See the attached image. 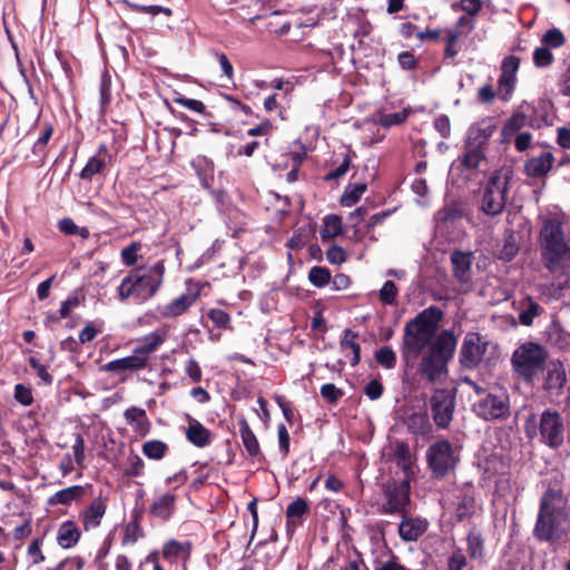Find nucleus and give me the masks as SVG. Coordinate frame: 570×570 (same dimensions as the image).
<instances>
[{
	"mask_svg": "<svg viewBox=\"0 0 570 570\" xmlns=\"http://www.w3.org/2000/svg\"><path fill=\"white\" fill-rule=\"evenodd\" d=\"M456 337L451 331L441 332L422 354L420 373L431 383H441L448 376V363L453 357Z\"/></svg>",
	"mask_w": 570,
	"mask_h": 570,
	"instance_id": "nucleus-1",
	"label": "nucleus"
},
{
	"mask_svg": "<svg viewBox=\"0 0 570 570\" xmlns=\"http://www.w3.org/2000/svg\"><path fill=\"white\" fill-rule=\"evenodd\" d=\"M543 265L551 272L570 266V246L564 239L562 224L557 218L546 219L540 230Z\"/></svg>",
	"mask_w": 570,
	"mask_h": 570,
	"instance_id": "nucleus-2",
	"label": "nucleus"
},
{
	"mask_svg": "<svg viewBox=\"0 0 570 570\" xmlns=\"http://www.w3.org/2000/svg\"><path fill=\"white\" fill-rule=\"evenodd\" d=\"M443 313L431 306L406 323L404 332V351L407 355L417 356L432 344Z\"/></svg>",
	"mask_w": 570,
	"mask_h": 570,
	"instance_id": "nucleus-3",
	"label": "nucleus"
},
{
	"mask_svg": "<svg viewBox=\"0 0 570 570\" xmlns=\"http://www.w3.org/2000/svg\"><path fill=\"white\" fill-rule=\"evenodd\" d=\"M164 273L163 262L132 271L121 281L118 287L120 299L126 301L131 296H136L140 301L151 298L163 283Z\"/></svg>",
	"mask_w": 570,
	"mask_h": 570,
	"instance_id": "nucleus-4",
	"label": "nucleus"
},
{
	"mask_svg": "<svg viewBox=\"0 0 570 570\" xmlns=\"http://www.w3.org/2000/svg\"><path fill=\"white\" fill-rule=\"evenodd\" d=\"M524 431L529 439L539 441L552 449L560 446L564 440V423L561 415L553 410H546L539 416L525 420Z\"/></svg>",
	"mask_w": 570,
	"mask_h": 570,
	"instance_id": "nucleus-5",
	"label": "nucleus"
},
{
	"mask_svg": "<svg viewBox=\"0 0 570 570\" xmlns=\"http://www.w3.org/2000/svg\"><path fill=\"white\" fill-rule=\"evenodd\" d=\"M560 495L556 491H547L541 499L534 533L538 539L550 541L558 537L559 525L564 519V512L560 505Z\"/></svg>",
	"mask_w": 570,
	"mask_h": 570,
	"instance_id": "nucleus-6",
	"label": "nucleus"
},
{
	"mask_svg": "<svg viewBox=\"0 0 570 570\" xmlns=\"http://www.w3.org/2000/svg\"><path fill=\"white\" fill-rule=\"evenodd\" d=\"M547 357L548 353L542 345L525 342L513 352L511 364L519 376L531 382L542 371Z\"/></svg>",
	"mask_w": 570,
	"mask_h": 570,
	"instance_id": "nucleus-7",
	"label": "nucleus"
},
{
	"mask_svg": "<svg viewBox=\"0 0 570 570\" xmlns=\"http://www.w3.org/2000/svg\"><path fill=\"white\" fill-rule=\"evenodd\" d=\"M497 345L479 333L470 332L464 336L460 350V362L466 368H474L497 352Z\"/></svg>",
	"mask_w": 570,
	"mask_h": 570,
	"instance_id": "nucleus-8",
	"label": "nucleus"
},
{
	"mask_svg": "<svg viewBox=\"0 0 570 570\" xmlns=\"http://www.w3.org/2000/svg\"><path fill=\"white\" fill-rule=\"evenodd\" d=\"M509 177L497 171L488 180L481 199L482 210L490 216L500 214L507 204Z\"/></svg>",
	"mask_w": 570,
	"mask_h": 570,
	"instance_id": "nucleus-9",
	"label": "nucleus"
},
{
	"mask_svg": "<svg viewBox=\"0 0 570 570\" xmlns=\"http://www.w3.org/2000/svg\"><path fill=\"white\" fill-rule=\"evenodd\" d=\"M426 459L435 476L445 475L455 468L458 462L452 445L445 440L433 443L428 450Z\"/></svg>",
	"mask_w": 570,
	"mask_h": 570,
	"instance_id": "nucleus-10",
	"label": "nucleus"
},
{
	"mask_svg": "<svg viewBox=\"0 0 570 570\" xmlns=\"http://www.w3.org/2000/svg\"><path fill=\"white\" fill-rule=\"evenodd\" d=\"M410 504V484L407 481L391 482L385 485L382 511L384 513H406Z\"/></svg>",
	"mask_w": 570,
	"mask_h": 570,
	"instance_id": "nucleus-11",
	"label": "nucleus"
},
{
	"mask_svg": "<svg viewBox=\"0 0 570 570\" xmlns=\"http://www.w3.org/2000/svg\"><path fill=\"white\" fill-rule=\"evenodd\" d=\"M455 407V394L454 392L440 389L435 390L431 397V410L435 424L445 429L449 426L453 419V412Z\"/></svg>",
	"mask_w": 570,
	"mask_h": 570,
	"instance_id": "nucleus-12",
	"label": "nucleus"
},
{
	"mask_svg": "<svg viewBox=\"0 0 570 570\" xmlns=\"http://www.w3.org/2000/svg\"><path fill=\"white\" fill-rule=\"evenodd\" d=\"M520 66V59L515 56L504 58L501 66V75L499 78L498 96L507 101L511 98L517 83V71Z\"/></svg>",
	"mask_w": 570,
	"mask_h": 570,
	"instance_id": "nucleus-13",
	"label": "nucleus"
},
{
	"mask_svg": "<svg viewBox=\"0 0 570 570\" xmlns=\"http://www.w3.org/2000/svg\"><path fill=\"white\" fill-rule=\"evenodd\" d=\"M451 263L455 279L464 292L470 291L472 288V253L455 250L451 255Z\"/></svg>",
	"mask_w": 570,
	"mask_h": 570,
	"instance_id": "nucleus-14",
	"label": "nucleus"
},
{
	"mask_svg": "<svg viewBox=\"0 0 570 570\" xmlns=\"http://www.w3.org/2000/svg\"><path fill=\"white\" fill-rule=\"evenodd\" d=\"M475 412L484 420L500 419L508 414L509 403L504 395L488 394L474 405Z\"/></svg>",
	"mask_w": 570,
	"mask_h": 570,
	"instance_id": "nucleus-15",
	"label": "nucleus"
},
{
	"mask_svg": "<svg viewBox=\"0 0 570 570\" xmlns=\"http://www.w3.org/2000/svg\"><path fill=\"white\" fill-rule=\"evenodd\" d=\"M495 130L492 119L485 118L472 125L468 130L466 146L482 149Z\"/></svg>",
	"mask_w": 570,
	"mask_h": 570,
	"instance_id": "nucleus-16",
	"label": "nucleus"
},
{
	"mask_svg": "<svg viewBox=\"0 0 570 570\" xmlns=\"http://www.w3.org/2000/svg\"><path fill=\"white\" fill-rule=\"evenodd\" d=\"M168 331L167 328H158L141 338V344H139L135 351L136 353L144 358V362L148 365L149 357L153 353H155L158 347L166 341Z\"/></svg>",
	"mask_w": 570,
	"mask_h": 570,
	"instance_id": "nucleus-17",
	"label": "nucleus"
},
{
	"mask_svg": "<svg viewBox=\"0 0 570 570\" xmlns=\"http://www.w3.org/2000/svg\"><path fill=\"white\" fill-rule=\"evenodd\" d=\"M428 524L424 519L406 517L404 513L399 524V534L403 541H416L428 530Z\"/></svg>",
	"mask_w": 570,
	"mask_h": 570,
	"instance_id": "nucleus-18",
	"label": "nucleus"
},
{
	"mask_svg": "<svg viewBox=\"0 0 570 570\" xmlns=\"http://www.w3.org/2000/svg\"><path fill=\"white\" fill-rule=\"evenodd\" d=\"M554 157L550 151H542L538 156L529 158L524 164L525 174L533 178L546 176L552 168Z\"/></svg>",
	"mask_w": 570,
	"mask_h": 570,
	"instance_id": "nucleus-19",
	"label": "nucleus"
},
{
	"mask_svg": "<svg viewBox=\"0 0 570 570\" xmlns=\"http://www.w3.org/2000/svg\"><path fill=\"white\" fill-rule=\"evenodd\" d=\"M543 387L549 391L560 390L567 382L566 370L560 361H550L546 366Z\"/></svg>",
	"mask_w": 570,
	"mask_h": 570,
	"instance_id": "nucleus-20",
	"label": "nucleus"
},
{
	"mask_svg": "<svg viewBox=\"0 0 570 570\" xmlns=\"http://www.w3.org/2000/svg\"><path fill=\"white\" fill-rule=\"evenodd\" d=\"M147 367V364L144 362L136 351L129 356L114 360L107 363L104 368L108 372H125V371H138Z\"/></svg>",
	"mask_w": 570,
	"mask_h": 570,
	"instance_id": "nucleus-21",
	"label": "nucleus"
},
{
	"mask_svg": "<svg viewBox=\"0 0 570 570\" xmlns=\"http://www.w3.org/2000/svg\"><path fill=\"white\" fill-rule=\"evenodd\" d=\"M197 294L186 293L175 298L161 308L164 317H176L184 314L197 299Z\"/></svg>",
	"mask_w": 570,
	"mask_h": 570,
	"instance_id": "nucleus-22",
	"label": "nucleus"
},
{
	"mask_svg": "<svg viewBox=\"0 0 570 570\" xmlns=\"http://www.w3.org/2000/svg\"><path fill=\"white\" fill-rule=\"evenodd\" d=\"M127 424L140 436H145L149 431V421L147 419L145 410L132 406L127 409L124 413Z\"/></svg>",
	"mask_w": 570,
	"mask_h": 570,
	"instance_id": "nucleus-23",
	"label": "nucleus"
},
{
	"mask_svg": "<svg viewBox=\"0 0 570 570\" xmlns=\"http://www.w3.org/2000/svg\"><path fill=\"white\" fill-rule=\"evenodd\" d=\"M187 440L197 448H205L210 443L212 433L197 420L190 419L186 430Z\"/></svg>",
	"mask_w": 570,
	"mask_h": 570,
	"instance_id": "nucleus-24",
	"label": "nucleus"
},
{
	"mask_svg": "<svg viewBox=\"0 0 570 570\" xmlns=\"http://www.w3.org/2000/svg\"><path fill=\"white\" fill-rule=\"evenodd\" d=\"M483 159V154L480 148L466 146V151L459 159L458 163H454L451 167V175H454L456 170H473L479 167L480 163Z\"/></svg>",
	"mask_w": 570,
	"mask_h": 570,
	"instance_id": "nucleus-25",
	"label": "nucleus"
},
{
	"mask_svg": "<svg viewBox=\"0 0 570 570\" xmlns=\"http://www.w3.org/2000/svg\"><path fill=\"white\" fill-rule=\"evenodd\" d=\"M106 512V504L102 502L101 499H96L92 501V503L85 510L82 514V523L85 527V530H91L97 528L102 517Z\"/></svg>",
	"mask_w": 570,
	"mask_h": 570,
	"instance_id": "nucleus-26",
	"label": "nucleus"
},
{
	"mask_svg": "<svg viewBox=\"0 0 570 570\" xmlns=\"http://www.w3.org/2000/svg\"><path fill=\"white\" fill-rule=\"evenodd\" d=\"M341 350L346 357L350 358L352 365L360 362V344L357 343V334L351 330H345L341 340Z\"/></svg>",
	"mask_w": 570,
	"mask_h": 570,
	"instance_id": "nucleus-27",
	"label": "nucleus"
},
{
	"mask_svg": "<svg viewBox=\"0 0 570 570\" xmlns=\"http://www.w3.org/2000/svg\"><path fill=\"white\" fill-rule=\"evenodd\" d=\"M106 146L101 145L98 149L97 155L89 158L86 166L80 173V177L86 180H90L95 175L99 174L106 165Z\"/></svg>",
	"mask_w": 570,
	"mask_h": 570,
	"instance_id": "nucleus-28",
	"label": "nucleus"
},
{
	"mask_svg": "<svg viewBox=\"0 0 570 570\" xmlns=\"http://www.w3.org/2000/svg\"><path fill=\"white\" fill-rule=\"evenodd\" d=\"M85 494V488L81 485H72L56 492L48 500L49 504L57 505H69L72 502L79 500Z\"/></svg>",
	"mask_w": 570,
	"mask_h": 570,
	"instance_id": "nucleus-29",
	"label": "nucleus"
},
{
	"mask_svg": "<svg viewBox=\"0 0 570 570\" xmlns=\"http://www.w3.org/2000/svg\"><path fill=\"white\" fill-rule=\"evenodd\" d=\"M543 312V307L531 297H525L520 302L519 321L524 326L533 324L535 317Z\"/></svg>",
	"mask_w": 570,
	"mask_h": 570,
	"instance_id": "nucleus-30",
	"label": "nucleus"
},
{
	"mask_svg": "<svg viewBox=\"0 0 570 570\" xmlns=\"http://www.w3.org/2000/svg\"><path fill=\"white\" fill-rule=\"evenodd\" d=\"M191 166L197 171L202 185L208 188L214 177L213 161L207 157L198 156L191 161Z\"/></svg>",
	"mask_w": 570,
	"mask_h": 570,
	"instance_id": "nucleus-31",
	"label": "nucleus"
},
{
	"mask_svg": "<svg viewBox=\"0 0 570 570\" xmlns=\"http://www.w3.org/2000/svg\"><path fill=\"white\" fill-rule=\"evenodd\" d=\"M528 117L522 111H515L503 125L501 135L505 141L510 137L518 134L522 128L527 126Z\"/></svg>",
	"mask_w": 570,
	"mask_h": 570,
	"instance_id": "nucleus-32",
	"label": "nucleus"
},
{
	"mask_svg": "<svg viewBox=\"0 0 570 570\" xmlns=\"http://www.w3.org/2000/svg\"><path fill=\"white\" fill-rule=\"evenodd\" d=\"M80 538V532L73 522H65L58 531V543L65 548L73 547Z\"/></svg>",
	"mask_w": 570,
	"mask_h": 570,
	"instance_id": "nucleus-33",
	"label": "nucleus"
},
{
	"mask_svg": "<svg viewBox=\"0 0 570 570\" xmlns=\"http://www.w3.org/2000/svg\"><path fill=\"white\" fill-rule=\"evenodd\" d=\"M342 232V219L337 215H327L323 218L321 237L323 240L332 239Z\"/></svg>",
	"mask_w": 570,
	"mask_h": 570,
	"instance_id": "nucleus-34",
	"label": "nucleus"
},
{
	"mask_svg": "<svg viewBox=\"0 0 570 570\" xmlns=\"http://www.w3.org/2000/svg\"><path fill=\"white\" fill-rule=\"evenodd\" d=\"M175 499V495L171 493L161 495L153 503V512L159 518H168L174 509Z\"/></svg>",
	"mask_w": 570,
	"mask_h": 570,
	"instance_id": "nucleus-35",
	"label": "nucleus"
},
{
	"mask_svg": "<svg viewBox=\"0 0 570 570\" xmlns=\"http://www.w3.org/2000/svg\"><path fill=\"white\" fill-rule=\"evenodd\" d=\"M190 544L188 542L168 541L163 548L165 558H188Z\"/></svg>",
	"mask_w": 570,
	"mask_h": 570,
	"instance_id": "nucleus-36",
	"label": "nucleus"
},
{
	"mask_svg": "<svg viewBox=\"0 0 570 570\" xmlns=\"http://www.w3.org/2000/svg\"><path fill=\"white\" fill-rule=\"evenodd\" d=\"M366 190L365 184L348 185L341 196V204L351 207L356 204Z\"/></svg>",
	"mask_w": 570,
	"mask_h": 570,
	"instance_id": "nucleus-37",
	"label": "nucleus"
},
{
	"mask_svg": "<svg viewBox=\"0 0 570 570\" xmlns=\"http://www.w3.org/2000/svg\"><path fill=\"white\" fill-rule=\"evenodd\" d=\"M240 436L248 453L256 455L259 451L258 441L245 420L240 422Z\"/></svg>",
	"mask_w": 570,
	"mask_h": 570,
	"instance_id": "nucleus-38",
	"label": "nucleus"
},
{
	"mask_svg": "<svg viewBox=\"0 0 570 570\" xmlns=\"http://www.w3.org/2000/svg\"><path fill=\"white\" fill-rule=\"evenodd\" d=\"M168 446L161 441L151 440L142 445V453L151 460H160L164 458Z\"/></svg>",
	"mask_w": 570,
	"mask_h": 570,
	"instance_id": "nucleus-39",
	"label": "nucleus"
},
{
	"mask_svg": "<svg viewBox=\"0 0 570 570\" xmlns=\"http://www.w3.org/2000/svg\"><path fill=\"white\" fill-rule=\"evenodd\" d=\"M397 294L399 289L395 283L386 281L379 292V297L384 305H394L396 303Z\"/></svg>",
	"mask_w": 570,
	"mask_h": 570,
	"instance_id": "nucleus-40",
	"label": "nucleus"
},
{
	"mask_svg": "<svg viewBox=\"0 0 570 570\" xmlns=\"http://www.w3.org/2000/svg\"><path fill=\"white\" fill-rule=\"evenodd\" d=\"M307 511V502L302 499L297 498L294 500L286 509V515L288 520H291L293 523H295L297 520H299Z\"/></svg>",
	"mask_w": 570,
	"mask_h": 570,
	"instance_id": "nucleus-41",
	"label": "nucleus"
},
{
	"mask_svg": "<svg viewBox=\"0 0 570 570\" xmlns=\"http://www.w3.org/2000/svg\"><path fill=\"white\" fill-rule=\"evenodd\" d=\"M308 279L314 286L323 287L328 284L331 274L325 267L314 266L308 273Z\"/></svg>",
	"mask_w": 570,
	"mask_h": 570,
	"instance_id": "nucleus-42",
	"label": "nucleus"
},
{
	"mask_svg": "<svg viewBox=\"0 0 570 570\" xmlns=\"http://www.w3.org/2000/svg\"><path fill=\"white\" fill-rule=\"evenodd\" d=\"M468 547L471 558L482 559L483 558V540L476 532H470L468 535Z\"/></svg>",
	"mask_w": 570,
	"mask_h": 570,
	"instance_id": "nucleus-43",
	"label": "nucleus"
},
{
	"mask_svg": "<svg viewBox=\"0 0 570 570\" xmlns=\"http://www.w3.org/2000/svg\"><path fill=\"white\" fill-rule=\"evenodd\" d=\"M519 245L517 243L514 235L509 234L504 239L502 249L500 250V258L509 262L517 255Z\"/></svg>",
	"mask_w": 570,
	"mask_h": 570,
	"instance_id": "nucleus-44",
	"label": "nucleus"
},
{
	"mask_svg": "<svg viewBox=\"0 0 570 570\" xmlns=\"http://www.w3.org/2000/svg\"><path fill=\"white\" fill-rule=\"evenodd\" d=\"M406 110L393 114H382L377 119V124L383 127H391L402 124L406 119Z\"/></svg>",
	"mask_w": 570,
	"mask_h": 570,
	"instance_id": "nucleus-45",
	"label": "nucleus"
},
{
	"mask_svg": "<svg viewBox=\"0 0 570 570\" xmlns=\"http://www.w3.org/2000/svg\"><path fill=\"white\" fill-rule=\"evenodd\" d=\"M141 530L136 522H129L124 531L122 544L124 546H132L135 544L139 538L141 537Z\"/></svg>",
	"mask_w": 570,
	"mask_h": 570,
	"instance_id": "nucleus-46",
	"label": "nucleus"
},
{
	"mask_svg": "<svg viewBox=\"0 0 570 570\" xmlns=\"http://www.w3.org/2000/svg\"><path fill=\"white\" fill-rule=\"evenodd\" d=\"M140 249L139 243H131L121 249V258L127 266H134L138 262V250Z\"/></svg>",
	"mask_w": 570,
	"mask_h": 570,
	"instance_id": "nucleus-47",
	"label": "nucleus"
},
{
	"mask_svg": "<svg viewBox=\"0 0 570 570\" xmlns=\"http://www.w3.org/2000/svg\"><path fill=\"white\" fill-rule=\"evenodd\" d=\"M542 41L552 48H559L564 43V36L559 29H550L548 30L543 37Z\"/></svg>",
	"mask_w": 570,
	"mask_h": 570,
	"instance_id": "nucleus-48",
	"label": "nucleus"
},
{
	"mask_svg": "<svg viewBox=\"0 0 570 570\" xmlns=\"http://www.w3.org/2000/svg\"><path fill=\"white\" fill-rule=\"evenodd\" d=\"M14 399L23 406L31 405L33 402L31 389L23 384H17L14 386Z\"/></svg>",
	"mask_w": 570,
	"mask_h": 570,
	"instance_id": "nucleus-49",
	"label": "nucleus"
},
{
	"mask_svg": "<svg viewBox=\"0 0 570 570\" xmlns=\"http://www.w3.org/2000/svg\"><path fill=\"white\" fill-rule=\"evenodd\" d=\"M377 362L386 368H392L396 363L395 353L389 347H382L376 353Z\"/></svg>",
	"mask_w": 570,
	"mask_h": 570,
	"instance_id": "nucleus-50",
	"label": "nucleus"
},
{
	"mask_svg": "<svg viewBox=\"0 0 570 570\" xmlns=\"http://www.w3.org/2000/svg\"><path fill=\"white\" fill-rule=\"evenodd\" d=\"M174 101L177 105L183 106V107H185L189 110H193L195 112H198V114H203L205 110V105L200 100H197V99H190V98H186V97L179 95L174 98Z\"/></svg>",
	"mask_w": 570,
	"mask_h": 570,
	"instance_id": "nucleus-51",
	"label": "nucleus"
},
{
	"mask_svg": "<svg viewBox=\"0 0 570 570\" xmlns=\"http://www.w3.org/2000/svg\"><path fill=\"white\" fill-rule=\"evenodd\" d=\"M553 56L547 47L537 48L533 52V61L537 67H547L552 62Z\"/></svg>",
	"mask_w": 570,
	"mask_h": 570,
	"instance_id": "nucleus-52",
	"label": "nucleus"
},
{
	"mask_svg": "<svg viewBox=\"0 0 570 570\" xmlns=\"http://www.w3.org/2000/svg\"><path fill=\"white\" fill-rule=\"evenodd\" d=\"M326 258L331 264L341 265L346 261V253L343 247L332 245L326 253Z\"/></svg>",
	"mask_w": 570,
	"mask_h": 570,
	"instance_id": "nucleus-53",
	"label": "nucleus"
},
{
	"mask_svg": "<svg viewBox=\"0 0 570 570\" xmlns=\"http://www.w3.org/2000/svg\"><path fill=\"white\" fill-rule=\"evenodd\" d=\"M394 455L397 459L400 465L403 469H406L411 463V453L410 449L404 443H397L394 450Z\"/></svg>",
	"mask_w": 570,
	"mask_h": 570,
	"instance_id": "nucleus-54",
	"label": "nucleus"
},
{
	"mask_svg": "<svg viewBox=\"0 0 570 570\" xmlns=\"http://www.w3.org/2000/svg\"><path fill=\"white\" fill-rule=\"evenodd\" d=\"M449 569L450 570H472V568L468 564L466 558L461 551L454 552L449 558Z\"/></svg>",
	"mask_w": 570,
	"mask_h": 570,
	"instance_id": "nucleus-55",
	"label": "nucleus"
},
{
	"mask_svg": "<svg viewBox=\"0 0 570 570\" xmlns=\"http://www.w3.org/2000/svg\"><path fill=\"white\" fill-rule=\"evenodd\" d=\"M448 38H446V47H445V56L448 57H455L458 55V49H455V43L458 39L461 37L462 31L461 30H448Z\"/></svg>",
	"mask_w": 570,
	"mask_h": 570,
	"instance_id": "nucleus-56",
	"label": "nucleus"
},
{
	"mask_svg": "<svg viewBox=\"0 0 570 570\" xmlns=\"http://www.w3.org/2000/svg\"><path fill=\"white\" fill-rule=\"evenodd\" d=\"M52 132H53L52 126L50 124H46L40 137L33 145V153H42L43 151V148L50 140Z\"/></svg>",
	"mask_w": 570,
	"mask_h": 570,
	"instance_id": "nucleus-57",
	"label": "nucleus"
},
{
	"mask_svg": "<svg viewBox=\"0 0 570 570\" xmlns=\"http://www.w3.org/2000/svg\"><path fill=\"white\" fill-rule=\"evenodd\" d=\"M30 366L36 371L37 375L46 384L52 383V376L48 373L47 367L41 364L36 357L29 358Z\"/></svg>",
	"mask_w": 570,
	"mask_h": 570,
	"instance_id": "nucleus-58",
	"label": "nucleus"
},
{
	"mask_svg": "<svg viewBox=\"0 0 570 570\" xmlns=\"http://www.w3.org/2000/svg\"><path fill=\"white\" fill-rule=\"evenodd\" d=\"M145 468V463L138 455L129 456V466L126 471L127 475L130 476H139L142 474Z\"/></svg>",
	"mask_w": 570,
	"mask_h": 570,
	"instance_id": "nucleus-59",
	"label": "nucleus"
},
{
	"mask_svg": "<svg viewBox=\"0 0 570 570\" xmlns=\"http://www.w3.org/2000/svg\"><path fill=\"white\" fill-rule=\"evenodd\" d=\"M292 160H293V168L291 169V171L287 174V180L289 183H294L297 180V174H298V167L305 156V151H302V153H298V151H293L289 154Z\"/></svg>",
	"mask_w": 570,
	"mask_h": 570,
	"instance_id": "nucleus-60",
	"label": "nucleus"
},
{
	"mask_svg": "<svg viewBox=\"0 0 570 570\" xmlns=\"http://www.w3.org/2000/svg\"><path fill=\"white\" fill-rule=\"evenodd\" d=\"M321 395L330 402H336L340 397H342L343 392L334 384L327 383L322 385Z\"/></svg>",
	"mask_w": 570,
	"mask_h": 570,
	"instance_id": "nucleus-61",
	"label": "nucleus"
},
{
	"mask_svg": "<svg viewBox=\"0 0 570 570\" xmlns=\"http://www.w3.org/2000/svg\"><path fill=\"white\" fill-rule=\"evenodd\" d=\"M208 316L212 320V322L219 327H226L230 321L229 315L219 308L212 309Z\"/></svg>",
	"mask_w": 570,
	"mask_h": 570,
	"instance_id": "nucleus-62",
	"label": "nucleus"
},
{
	"mask_svg": "<svg viewBox=\"0 0 570 570\" xmlns=\"http://www.w3.org/2000/svg\"><path fill=\"white\" fill-rule=\"evenodd\" d=\"M72 452L75 461L78 465H82L85 461V441L81 435H77L76 441L72 445Z\"/></svg>",
	"mask_w": 570,
	"mask_h": 570,
	"instance_id": "nucleus-63",
	"label": "nucleus"
},
{
	"mask_svg": "<svg viewBox=\"0 0 570 570\" xmlns=\"http://www.w3.org/2000/svg\"><path fill=\"white\" fill-rule=\"evenodd\" d=\"M435 129L441 134L442 137L446 138L450 135V119L445 115H440L434 120Z\"/></svg>",
	"mask_w": 570,
	"mask_h": 570,
	"instance_id": "nucleus-64",
	"label": "nucleus"
}]
</instances>
